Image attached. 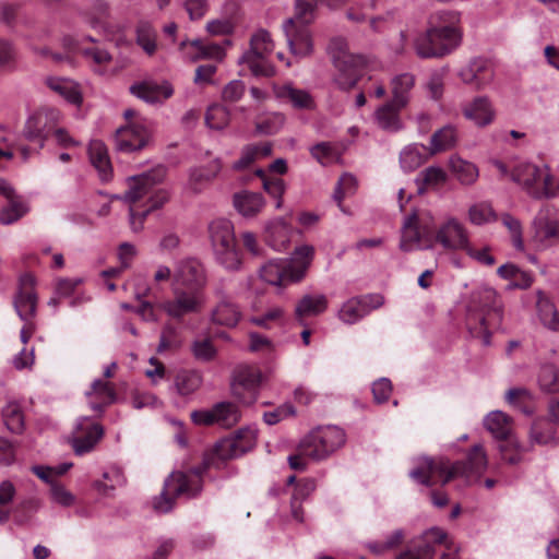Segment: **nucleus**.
Listing matches in <instances>:
<instances>
[{"mask_svg":"<svg viewBox=\"0 0 559 559\" xmlns=\"http://www.w3.org/2000/svg\"><path fill=\"white\" fill-rule=\"evenodd\" d=\"M404 107L397 106L393 100L383 104L374 111V122L386 132L395 133L401 131L404 124L400 112Z\"/></svg>","mask_w":559,"mask_h":559,"instance_id":"473e14b6","label":"nucleus"},{"mask_svg":"<svg viewBox=\"0 0 559 559\" xmlns=\"http://www.w3.org/2000/svg\"><path fill=\"white\" fill-rule=\"evenodd\" d=\"M431 27L425 33L418 35L414 41V48L416 53L420 58H439L437 43L433 38Z\"/></svg>","mask_w":559,"mask_h":559,"instance_id":"4d7b16f0","label":"nucleus"},{"mask_svg":"<svg viewBox=\"0 0 559 559\" xmlns=\"http://www.w3.org/2000/svg\"><path fill=\"white\" fill-rule=\"evenodd\" d=\"M204 305L200 288L185 289L173 287V298L160 304L159 308L170 318L181 320L183 317L199 312Z\"/></svg>","mask_w":559,"mask_h":559,"instance_id":"f8f14e48","label":"nucleus"},{"mask_svg":"<svg viewBox=\"0 0 559 559\" xmlns=\"http://www.w3.org/2000/svg\"><path fill=\"white\" fill-rule=\"evenodd\" d=\"M229 122V112L221 105H212L207 108L205 123L210 129L222 130Z\"/></svg>","mask_w":559,"mask_h":559,"instance_id":"0e129e2a","label":"nucleus"},{"mask_svg":"<svg viewBox=\"0 0 559 559\" xmlns=\"http://www.w3.org/2000/svg\"><path fill=\"white\" fill-rule=\"evenodd\" d=\"M272 153V145L267 142L248 145L242 152L240 158L234 163V169L240 170L250 166L255 159L266 157Z\"/></svg>","mask_w":559,"mask_h":559,"instance_id":"09e8293b","label":"nucleus"},{"mask_svg":"<svg viewBox=\"0 0 559 559\" xmlns=\"http://www.w3.org/2000/svg\"><path fill=\"white\" fill-rule=\"evenodd\" d=\"M29 206L27 203L14 199H9V204L0 210V224L10 225L17 222L26 213H28Z\"/></svg>","mask_w":559,"mask_h":559,"instance_id":"6e6d98bb","label":"nucleus"},{"mask_svg":"<svg viewBox=\"0 0 559 559\" xmlns=\"http://www.w3.org/2000/svg\"><path fill=\"white\" fill-rule=\"evenodd\" d=\"M180 345L181 338L178 329L173 324H165L160 332L157 350L162 353L170 348H178Z\"/></svg>","mask_w":559,"mask_h":559,"instance_id":"774afa93","label":"nucleus"},{"mask_svg":"<svg viewBox=\"0 0 559 559\" xmlns=\"http://www.w3.org/2000/svg\"><path fill=\"white\" fill-rule=\"evenodd\" d=\"M463 116L473 121L477 127L484 128L490 124L496 117L491 102L486 96H477L462 107Z\"/></svg>","mask_w":559,"mask_h":559,"instance_id":"7c9ffc66","label":"nucleus"},{"mask_svg":"<svg viewBox=\"0 0 559 559\" xmlns=\"http://www.w3.org/2000/svg\"><path fill=\"white\" fill-rule=\"evenodd\" d=\"M535 238L540 242L559 240V210L543 207L534 219Z\"/></svg>","mask_w":559,"mask_h":559,"instance_id":"c85d7f7f","label":"nucleus"},{"mask_svg":"<svg viewBox=\"0 0 559 559\" xmlns=\"http://www.w3.org/2000/svg\"><path fill=\"white\" fill-rule=\"evenodd\" d=\"M191 353L197 360L209 362L216 357L217 350L210 337H197L191 344Z\"/></svg>","mask_w":559,"mask_h":559,"instance_id":"052dcab7","label":"nucleus"},{"mask_svg":"<svg viewBox=\"0 0 559 559\" xmlns=\"http://www.w3.org/2000/svg\"><path fill=\"white\" fill-rule=\"evenodd\" d=\"M209 233L216 262L226 271H239L242 261L236 248L231 222L225 218L215 219L210 224Z\"/></svg>","mask_w":559,"mask_h":559,"instance_id":"0eeeda50","label":"nucleus"},{"mask_svg":"<svg viewBox=\"0 0 559 559\" xmlns=\"http://www.w3.org/2000/svg\"><path fill=\"white\" fill-rule=\"evenodd\" d=\"M136 44L148 55L152 56L157 48L156 32L147 23H142L136 28Z\"/></svg>","mask_w":559,"mask_h":559,"instance_id":"e2e57ef3","label":"nucleus"},{"mask_svg":"<svg viewBox=\"0 0 559 559\" xmlns=\"http://www.w3.org/2000/svg\"><path fill=\"white\" fill-rule=\"evenodd\" d=\"M468 219L474 225H484L497 221V214L489 203L479 202L468 209Z\"/></svg>","mask_w":559,"mask_h":559,"instance_id":"680f3d73","label":"nucleus"},{"mask_svg":"<svg viewBox=\"0 0 559 559\" xmlns=\"http://www.w3.org/2000/svg\"><path fill=\"white\" fill-rule=\"evenodd\" d=\"M502 306L495 289L485 287L474 292L466 309V326L473 337L490 343V329L502 322Z\"/></svg>","mask_w":559,"mask_h":559,"instance_id":"f03ea898","label":"nucleus"},{"mask_svg":"<svg viewBox=\"0 0 559 559\" xmlns=\"http://www.w3.org/2000/svg\"><path fill=\"white\" fill-rule=\"evenodd\" d=\"M555 425L551 420L539 418L531 427L530 439L532 443L546 445L555 440Z\"/></svg>","mask_w":559,"mask_h":559,"instance_id":"3c124183","label":"nucleus"},{"mask_svg":"<svg viewBox=\"0 0 559 559\" xmlns=\"http://www.w3.org/2000/svg\"><path fill=\"white\" fill-rule=\"evenodd\" d=\"M154 124L146 118L131 120L120 127L115 134L116 148L120 152L131 153L144 148L151 142Z\"/></svg>","mask_w":559,"mask_h":559,"instance_id":"9b49d317","label":"nucleus"},{"mask_svg":"<svg viewBox=\"0 0 559 559\" xmlns=\"http://www.w3.org/2000/svg\"><path fill=\"white\" fill-rule=\"evenodd\" d=\"M314 257V247L301 245L295 248L289 260L284 263L288 274L289 282H299L302 280L311 265Z\"/></svg>","mask_w":559,"mask_h":559,"instance_id":"c756f323","label":"nucleus"},{"mask_svg":"<svg viewBox=\"0 0 559 559\" xmlns=\"http://www.w3.org/2000/svg\"><path fill=\"white\" fill-rule=\"evenodd\" d=\"M86 43L96 44L97 40L92 36H85L82 38L66 36L63 38V46L66 48L80 52L93 67L95 72L104 74L106 72V67L111 61V55L102 46H85Z\"/></svg>","mask_w":559,"mask_h":559,"instance_id":"dca6fc26","label":"nucleus"},{"mask_svg":"<svg viewBox=\"0 0 559 559\" xmlns=\"http://www.w3.org/2000/svg\"><path fill=\"white\" fill-rule=\"evenodd\" d=\"M433 242L445 251H464L469 242V234L462 222L448 217L436 228Z\"/></svg>","mask_w":559,"mask_h":559,"instance_id":"2eb2a0df","label":"nucleus"},{"mask_svg":"<svg viewBox=\"0 0 559 559\" xmlns=\"http://www.w3.org/2000/svg\"><path fill=\"white\" fill-rule=\"evenodd\" d=\"M313 4L306 0L295 1V15L286 20L283 29L290 52L299 58L309 56L313 50L309 24L313 22Z\"/></svg>","mask_w":559,"mask_h":559,"instance_id":"423d86ee","label":"nucleus"},{"mask_svg":"<svg viewBox=\"0 0 559 559\" xmlns=\"http://www.w3.org/2000/svg\"><path fill=\"white\" fill-rule=\"evenodd\" d=\"M537 381L542 391L546 393H558L559 369L551 364L542 366L538 372Z\"/></svg>","mask_w":559,"mask_h":559,"instance_id":"5fc2aeb1","label":"nucleus"},{"mask_svg":"<svg viewBox=\"0 0 559 559\" xmlns=\"http://www.w3.org/2000/svg\"><path fill=\"white\" fill-rule=\"evenodd\" d=\"M274 49V43L266 29H257L250 37V47L238 59L239 64H245L254 76H272L274 67L269 61V56Z\"/></svg>","mask_w":559,"mask_h":559,"instance_id":"1a4fd4ad","label":"nucleus"},{"mask_svg":"<svg viewBox=\"0 0 559 559\" xmlns=\"http://www.w3.org/2000/svg\"><path fill=\"white\" fill-rule=\"evenodd\" d=\"M450 169L462 185H473L478 178V168L473 163L457 156L450 158Z\"/></svg>","mask_w":559,"mask_h":559,"instance_id":"a18cd8bd","label":"nucleus"},{"mask_svg":"<svg viewBox=\"0 0 559 559\" xmlns=\"http://www.w3.org/2000/svg\"><path fill=\"white\" fill-rule=\"evenodd\" d=\"M47 86L63 97L67 102L73 105H80L82 102V95L79 91L78 85L69 79L50 76L46 80Z\"/></svg>","mask_w":559,"mask_h":559,"instance_id":"a19ab883","label":"nucleus"},{"mask_svg":"<svg viewBox=\"0 0 559 559\" xmlns=\"http://www.w3.org/2000/svg\"><path fill=\"white\" fill-rule=\"evenodd\" d=\"M2 417L7 428L13 433H21L24 429V414L20 403L10 400L2 409Z\"/></svg>","mask_w":559,"mask_h":559,"instance_id":"864d4df0","label":"nucleus"},{"mask_svg":"<svg viewBox=\"0 0 559 559\" xmlns=\"http://www.w3.org/2000/svg\"><path fill=\"white\" fill-rule=\"evenodd\" d=\"M457 139V132L452 124L444 126L436 131L430 140L429 153L436 154L450 150L454 146Z\"/></svg>","mask_w":559,"mask_h":559,"instance_id":"de8ad7c7","label":"nucleus"},{"mask_svg":"<svg viewBox=\"0 0 559 559\" xmlns=\"http://www.w3.org/2000/svg\"><path fill=\"white\" fill-rule=\"evenodd\" d=\"M214 295L217 304L211 312L212 322L228 328L235 326L241 316L238 306L225 294L222 286L215 287Z\"/></svg>","mask_w":559,"mask_h":559,"instance_id":"a878e982","label":"nucleus"},{"mask_svg":"<svg viewBox=\"0 0 559 559\" xmlns=\"http://www.w3.org/2000/svg\"><path fill=\"white\" fill-rule=\"evenodd\" d=\"M366 63L364 56L347 57V60H340L334 63L335 73L333 81L342 91H349L359 81L361 70Z\"/></svg>","mask_w":559,"mask_h":559,"instance_id":"b1692460","label":"nucleus"},{"mask_svg":"<svg viewBox=\"0 0 559 559\" xmlns=\"http://www.w3.org/2000/svg\"><path fill=\"white\" fill-rule=\"evenodd\" d=\"M167 176V167L164 165H157L141 175L130 177L128 179V190L117 197L129 204L136 203L143 197L152 193L148 199V207L152 212L158 207H162L169 200V191L167 189H157L152 192L154 186L162 183Z\"/></svg>","mask_w":559,"mask_h":559,"instance_id":"39448f33","label":"nucleus"},{"mask_svg":"<svg viewBox=\"0 0 559 559\" xmlns=\"http://www.w3.org/2000/svg\"><path fill=\"white\" fill-rule=\"evenodd\" d=\"M35 278L31 274H24L20 278V290L14 298V309L24 322H29L36 314L37 295L34 290Z\"/></svg>","mask_w":559,"mask_h":559,"instance_id":"5701e85b","label":"nucleus"},{"mask_svg":"<svg viewBox=\"0 0 559 559\" xmlns=\"http://www.w3.org/2000/svg\"><path fill=\"white\" fill-rule=\"evenodd\" d=\"M129 91L133 96L147 104L163 103L174 94V88L167 81L158 83L154 80L135 82L129 87Z\"/></svg>","mask_w":559,"mask_h":559,"instance_id":"bb28decb","label":"nucleus"},{"mask_svg":"<svg viewBox=\"0 0 559 559\" xmlns=\"http://www.w3.org/2000/svg\"><path fill=\"white\" fill-rule=\"evenodd\" d=\"M417 465L409 472V477L418 484L431 487L433 478H439L442 485L454 478L462 477L466 481L478 479L488 467V457L481 444H475L467 453L465 461L450 463L440 459L435 461L428 456L418 457Z\"/></svg>","mask_w":559,"mask_h":559,"instance_id":"f257e3e1","label":"nucleus"},{"mask_svg":"<svg viewBox=\"0 0 559 559\" xmlns=\"http://www.w3.org/2000/svg\"><path fill=\"white\" fill-rule=\"evenodd\" d=\"M230 39H225L223 44L202 41V51L200 60H214L221 62L226 56V47L231 46Z\"/></svg>","mask_w":559,"mask_h":559,"instance_id":"338daca9","label":"nucleus"},{"mask_svg":"<svg viewBox=\"0 0 559 559\" xmlns=\"http://www.w3.org/2000/svg\"><path fill=\"white\" fill-rule=\"evenodd\" d=\"M447 543V533L439 527H431L420 536L418 555L424 559H430L436 552V546Z\"/></svg>","mask_w":559,"mask_h":559,"instance_id":"79ce46f5","label":"nucleus"},{"mask_svg":"<svg viewBox=\"0 0 559 559\" xmlns=\"http://www.w3.org/2000/svg\"><path fill=\"white\" fill-rule=\"evenodd\" d=\"M405 537L404 531L399 528L389 534L383 542H372L368 544L371 552L380 555L399 547Z\"/></svg>","mask_w":559,"mask_h":559,"instance_id":"69168bd1","label":"nucleus"},{"mask_svg":"<svg viewBox=\"0 0 559 559\" xmlns=\"http://www.w3.org/2000/svg\"><path fill=\"white\" fill-rule=\"evenodd\" d=\"M511 180L536 200L559 197V178L551 174L549 166H537L521 162L511 169Z\"/></svg>","mask_w":559,"mask_h":559,"instance_id":"20e7f679","label":"nucleus"},{"mask_svg":"<svg viewBox=\"0 0 559 559\" xmlns=\"http://www.w3.org/2000/svg\"><path fill=\"white\" fill-rule=\"evenodd\" d=\"M75 437L72 447L78 455L91 452L104 436L100 424L94 423L90 417H80L75 425Z\"/></svg>","mask_w":559,"mask_h":559,"instance_id":"aec40b11","label":"nucleus"},{"mask_svg":"<svg viewBox=\"0 0 559 559\" xmlns=\"http://www.w3.org/2000/svg\"><path fill=\"white\" fill-rule=\"evenodd\" d=\"M429 148L425 145L413 144L406 146L400 154V163L404 170L413 171L423 165L427 158V151Z\"/></svg>","mask_w":559,"mask_h":559,"instance_id":"49530a36","label":"nucleus"},{"mask_svg":"<svg viewBox=\"0 0 559 559\" xmlns=\"http://www.w3.org/2000/svg\"><path fill=\"white\" fill-rule=\"evenodd\" d=\"M328 308V299L323 294L305 295L295 307V316L300 324L307 317H316L321 314Z\"/></svg>","mask_w":559,"mask_h":559,"instance_id":"c9c22d12","label":"nucleus"},{"mask_svg":"<svg viewBox=\"0 0 559 559\" xmlns=\"http://www.w3.org/2000/svg\"><path fill=\"white\" fill-rule=\"evenodd\" d=\"M60 117V111L53 108L36 111L25 122L24 138L29 142L38 143L39 148H43L45 140L58 126Z\"/></svg>","mask_w":559,"mask_h":559,"instance_id":"4468645a","label":"nucleus"},{"mask_svg":"<svg viewBox=\"0 0 559 559\" xmlns=\"http://www.w3.org/2000/svg\"><path fill=\"white\" fill-rule=\"evenodd\" d=\"M383 304L384 298L379 294L354 297L343 304L338 311V318L346 324H354Z\"/></svg>","mask_w":559,"mask_h":559,"instance_id":"6ab92c4d","label":"nucleus"},{"mask_svg":"<svg viewBox=\"0 0 559 559\" xmlns=\"http://www.w3.org/2000/svg\"><path fill=\"white\" fill-rule=\"evenodd\" d=\"M459 76L462 82L476 90L488 86L495 78L493 64L485 58H474L461 68Z\"/></svg>","mask_w":559,"mask_h":559,"instance_id":"4be33fe9","label":"nucleus"},{"mask_svg":"<svg viewBox=\"0 0 559 559\" xmlns=\"http://www.w3.org/2000/svg\"><path fill=\"white\" fill-rule=\"evenodd\" d=\"M501 459L508 464L515 465L522 461L523 448L512 436L500 441L498 445Z\"/></svg>","mask_w":559,"mask_h":559,"instance_id":"bf43d9fd","label":"nucleus"},{"mask_svg":"<svg viewBox=\"0 0 559 559\" xmlns=\"http://www.w3.org/2000/svg\"><path fill=\"white\" fill-rule=\"evenodd\" d=\"M108 15V4L104 1L97 0L94 5V11H81L80 16L84 23H86L91 28L99 32L106 33L107 25L105 22V17Z\"/></svg>","mask_w":559,"mask_h":559,"instance_id":"603ef678","label":"nucleus"},{"mask_svg":"<svg viewBox=\"0 0 559 559\" xmlns=\"http://www.w3.org/2000/svg\"><path fill=\"white\" fill-rule=\"evenodd\" d=\"M484 426L499 441L512 436L511 418L501 411H492L484 418Z\"/></svg>","mask_w":559,"mask_h":559,"instance_id":"4c0bfd02","label":"nucleus"},{"mask_svg":"<svg viewBox=\"0 0 559 559\" xmlns=\"http://www.w3.org/2000/svg\"><path fill=\"white\" fill-rule=\"evenodd\" d=\"M459 23L460 14L454 11H440L431 16L430 27L440 57L449 55L460 46L462 32Z\"/></svg>","mask_w":559,"mask_h":559,"instance_id":"9d476101","label":"nucleus"},{"mask_svg":"<svg viewBox=\"0 0 559 559\" xmlns=\"http://www.w3.org/2000/svg\"><path fill=\"white\" fill-rule=\"evenodd\" d=\"M191 418L197 425L216 424L224 428L235 426L240 419L239 408L230 402H219L211 409L194 411Z\"/></svg>","mask_w":559,"mask_h":559,"instance_id":"a211bd4d","label":"nucleus"},{"mask_svg":"<svg viewBox=\"0 0 559 559\" xmlns=\"http://www.w3.org/2000/svg\"><path fill=\"white\" fill-rule=\"evenodd\" d=\"M90 407L99 414H103L105 407L112 404L116 399L114 386L102 379H96L91 385V390L86 392Z\"/></svg>","mask_w":559,"mask_h":559,"instance_id":"2f4dec72","label":"nucleus"},{"mask_svg":"<svg viewBox=\"0 0 559 559\" xmlns=\"http://www.w3.org/2000/svg\"><path fill=\"white\" fill-rule=\"evenodd\" d=\"M88 155L102 180H108L111 176V164L105 144L98 140L92 141L88 145Z\"/></svg>","mask_w":559,"mask_h":559,"instance_id":"58836bf2","label":"nucleus"},{"mask_svg":"<svg viewBox=\"0 0 559 559\" xmlns=\"http://www.w3.org/2000/svg\"><path fill=\"white\" fill-rule=\"evenodd\" d=\"M262 372L254 366H240L233 383V394L243 404L250 405L258 399Z\"/></svg>","mask_w":559,"mask_h":559,"instance_id":"f3484780","label":"nucleus"},{"mask_svg":"<svg viewBox=\"0 0 559 559\" xmlns=\"http://www.w3.org/2000/svg\"><path fill=\"white\" fill-rule=\"evenodd\" d=\"M260 277L271 285H280L288 281V274L284 263L270 261L260 269Z\"/></svg>","mask_w":559,"mask_h":559,"instance_id":"13d9d810","label":"nucleus"},{"mask_svg":"<svg viewBox=\"0 0 559 559\" xmlns=\"http://www.w3.org/2000/svg\"><path fill=\"white\" fill-rule=\"evenodd\" d=\"M257 441L254 428H241L234 435L216 442L213 454L222 461L239 457L252 450Z\"/></svg>","mask_w":559,"mask_h":559,"instance_id":"ddd939ff","label":"nucleus"},{"mask_svg":"<svg viewBox=\"0 0 559 559\" xmlns=\"http://www.w3.org/2000/svg\"><path fill=\"white\" fill-rule=\"evenodd\" d=\"M222 169L218 158L211 160L206 166H195L189 169L188 180L183 187L188 194H199L217 177Z\"/></svg>","mask_w":559,"mask_h":559,"instance_id":"393cba45","label":"nucleus"},{"mask_svg":"<svg viewBox=\"0 0 559 559\" xmlns=\"http://www.w3.org/2000/svg\"><path fill=\"white\" fill-rule=\"evenodd\" d=\"M276 98L292 104L296 109H312L314 102L312 96L305 90L296 88L292 84L275 85Z\"/></svg>","mask_w":559,"mask_h":559,"instance_id":"72a5a7b5","label":"nucleus"},{"mask_svg":"<svg viewBox=\"0 0 559 559\" xmlns=\"http://www.w3.org/2000/svg\"><path fill=\"white\" fill-rule=\"evenodd\" d=\"M209 467L205 461L202 465L191 468L188 472H174L164 483V488L159 496L153 500V508L159 513H167L173 510L176 498L197 497L203 487L202 475Z\"/></svg>","mask_w":559,"mask_h":559,"instance_id":"7ed1b4c3","label":"nucleus"},{"mask_svg":"<svg viewBox=\"0 0 559 559\" xmlns=\"http://www.w3.org/2000/svg\"><path fill=\"white\" fill-rule=\"evenodd\" d=\"M17 497L16 486L10 479L0 481V524L7 523L13 514V503Z\"/></svg>","mask_w":559,"mask_h":559,"instance_id":"37998d69","label":"nucleus"},{"mask_svg":"<svg viewBox=\"0 0 559 559\" xmlns=\"http://www.w3.org/2000/svg\"><path fill=\"white\" fill-rule=\"evenodd\" d=\"M290 235V226L282 218L273 219L265 226V241L275 251L287 248Z\"/></svg>","mask_w":559,"mask_h":559,"instance_id":"f704fd0d","label":"nucleus"},{"mask_svg":"<svg viewBox=\"0 0 559 559\" xmlns=\"http://www.w3.org/2000/svg\"><path fill=\"white\" fill-rule=\"evenodd\" d=\"M265 201L260 193L243 191L235 194L234 205L246 217L257 215L264 206Z\"/></svg>","mask_w":559,"mask_h":559,"instance_id":"ea45409f","label":"nucleus"},{"mask_svg":"<svg viewBox=\"0 0 559 559\" xmlns=\"http://www.w3.org/2000/svg\"><path fill=\"white\" fill-rule=\"evenodd\" d=\"M202 385V376L194 370L180 371L176 378L174 386L178 394L190 395L200 389Z\"/></svg>","mask_w":559,"mask_h":559,"instance_id":"8fccbe9b","label":"nucleus"},{"mask_svg":"<svg viewBox=\"0 0 559 559\" xmlns=\"http://www.w3.org/2000/svg\"><path fill=\"white\" fill-rule=\"evenodd\" d=\"M176 286L199 288L205 283L203 265L195 259H185L178 262L174 273Z\"/></svg>","mask_w":559,"mask_h":559,"instance_id":"cd10ccee","label":"nucleus"},{"mask_svg":"<svg viewBox=\"0 0 559 559\" xmlns=\"http://www.w3.org/2000/svg\"><path fill=\"white\" fill-rule=\"evenodd\" d=\"M345 441V432L340 427H318L302 439L300 442V452L309 459L321 461L343 447Z\"/></svg>","mask_w":559,"mask_h":559,"instance_id":"6e6552de","label":"nucleus"},{"mask_svg":"<svg viewBox=\"0 0 559 559\" xmlns=\"http://www.w3.org/2000/svg\"><path fill=\"white\" fill-rule=\"evenodd\" d=\"M433 243L426 239L420 231L419 217L416 212H412L404 217L401 226L400 250L412 252L416 250L431 249Z\"/></svg>","mask_w":559,"mask_h":559,"instance_id":"412c9836","label":"nucleus"},{"mask_svg":"<svg viewBox=\"0 0 559 559\" xmlns=\"http://www.w3.org/2000/svg\"><path fill=\"white\" fill-rule=\"evenodd\" d=\"M392 99L397 106H407L409 93L415 84L414 75L403 73L392 80Z\"/></svg>","mask_w":559,"mask_h":559,"instance_id":"c03bdc74","label":"nucleus"},{"mask_svg":"<svg viewBox=\"0 0 559 559\" xmlns=\"http://www.w3.org/2000/svg\"><path fill=\"white\" fill-rule=\"evenodd\" d=\"M536 309L542 324L552 331H559V313L552 300L542 290L536 293Z\"/></svg>","mask_w":559,"mask_h":559,"instance_id":"e433bc0d","label":"nucleus"}]
</instances>
